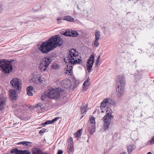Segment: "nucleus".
<instances>
[{
  "label": "nucleus",
  "mask_w": 154,
  "mask_h": 154,
  "mask_svg": "<svg viewBox=\"0 0 154 154\" xmlns=\"http://www.w3.org/2000/svg\"><path fill=\"white\" fill-rule=\"evenodd\" d=\"M74 83H75L76 84H78V85L79 84V80H76L75 78L74 79Z\"/></svg>",
  "instance_id": "obj_44"
},
{
  "label": "nucleus",
  "mask_w": 154,
  "mask_h": 154,
  "mask_svg": "<svg viewBox=\"0 0 154 154\" xmlns=\"http://www.w3.org/2000/svg\"><path fill=\"white\" fill-rule=\"evenodd\" d=\"M58 67V64L56 62L54 63L51 66V68L54 70H57Z\"/></svg>",
  "instance_id": "obj_33"
},
{
  "label": "nucleus",
  "mask_w": 154,
  "mask_h": 154,
  "mask_svg": "<svg viewBox=\"0 0 154 154\" xmlns=\"http://www.w3.org/2000/svg\"><path fill=\"white\" fill-rule=\"evenodd\" d=\"M63 43V40L58 35V47L60 46Z\"/></svg>",
  "instance_id": "obj_37"
},
{
  "label": "nucleus",
  "mask_w": 154,
  "mask_h": 154,
  "mask_svg": "<svg viewBox=\"0 0 154 154\" xmlns=\"http://www.w3.org/2000/svg\"><path fill=\"white\" fill-rule=\"evenodd\" d=\"M102 29H105V27H103L102 28Z\"/></svg>",
  "instance_id": "obj_60"
},
{
  "label": "nucleus",
  "mask_w": 154,
  "mask_h": 154,
  "mask_svg": "<svg viewBox=\"0 0 154 154\" xmlns=\"http://www.w3.org/2000/svg\"><path fill=\"white\" fill-rule=\"evenodd\" d=\"M32 154H42V151L38 148L34 147L32 149Z\"/></svg>",
  "instance_id": "obj_20"
},
{
  "label": "nucleus",
  "mask_w": 154,
  "mask_h": 154,
  "mask_svg": "<svg viewBox=\"0 0 154 154\" xmlns=\"http://www.w3.org/2000/svg\"><path fill=\"white\" fill-rule=\"evenodd\" d=\"M107 103V100H106V99L104 100L101 103L100 107V109L101 110H103L104 108L106 107Z\"/></svg>",
  "instance_id": "obj_27"
},
{
  "label": "nucleus",
  "mask_w": 154,
  "mask_h": 154,
  "mask_svg": "<svg viewBox=\"0 0 154 154\" xmlns=\"http://www.w3.org/2000/svg\"><path fill=\"white\" fill-rule=\"evenodd\" d=\"M41 8L40 6L38 5L34 6L33 8V10L35 11H36L40 10Z\"/></svg>",
  "instance_id": "obj_40"
},
{
  "label": "nucleus",
  "mask_w": 154,
  "mask_h": 154,
  "mask_svg": "<svg viewBox=\"0 0 154 154\" xmlns=\"http://www.w3.org/2000/svg\"><path fill=\"white\" fill-rule=\"evenodd\" d=\"M131 15H134L133 14H132Z\"/></svg>",
  "instance_id": "obj_63"
},
{
  "label": "nucleus",
  "mask_w": 154,
  "mask_h": 154,
  "mask_svg": "<svg viewBox=\"0 0 154 154\" xmlns=\"http://www.w3.org/2000/svg\"><path fill=\"white\" fill-rule=\"evenodd\" d=\"M84 91H86L88 89V88H87L88 86H84L82 85Z\"/></svg>",
  "instance_id": "obj_45"
},
{
  "label": "nucleus",
  "mask_w": 154,
  "mask_h": 154,
  "mask_svg": "<svg viewBox=\"0 0 154 154\" xmlns=\"http://www.w3.org/2000/svg\"><path fill=\"white\" fill-rule=\"evenodd\" d=\"M64 89L58 87V107L64 105L67 103Z\"/></svg>",
  "instance_id": "obj_7"
},
{
  "label": "nucleus",
  "mask_w": 154,
  "mask_h": 154,
  "mask_svg": "<svg viewBox=\"0 0 154 154\" xmlns=\"http://www.w3.org/2000/svg\"><path fill=\"white\" fill-rule=\"evenodd\" d=\"M59 82L63 88L66 89L70 88L72 85L71 82L68 79H65Z\"/></svg>",
  "instance_id": "obj_13"
},
{
  "label": "nucleus",
  "mask_w": 154,
  "mask_h": 154,
  "mask_svg": "<svg viewBox=\"0 0 154 154\" xmlns=\"http://www.w3.org/2000/svg\"><path fill=\"white\" fill-rule=\"evenodd\" d=\"M9 96L11 100H16L17 94L16 91L14 89H11L9 90Z\"/></svg>",
  "instance_id": "obj_14"
},
{
  "label": "nucleus",
  "mask_w": 154,
  "mask_h": 154,
  "mask_svg": "<svg viewBox=\"0 0 154 154\" xmlns=\"http://www.w3.org/2000/svg\"><path fill=\"white\" fill-rule=\"evenodd\" d=\"M99 39H95L94 41V46L95 47H97L99 45V43L98 42V40Z\"/></svg>",
  "instance_id": "obj_41"
},
{
  "label": "nucleus",
  "mask_w": 154,
  "mask_h": 154,
  "mask_svg": "<svg viewBox=\"0 0 154 154\" xmlns=\"http://www.w3.org/2000/svg\"><path fill=\"white\" fill-rule=\"evenodd\" d=\"M87 106H81L80 109L81 111V114H86V112L87 111Z\"/></svg>",
  "instance_id": "obj_25"
},
{
  "label": "nucleus",
  "mask_w": 154,
  "mask_h": 154,
  "mask_svg": "<svg viewBox=\"0 0 154 154\" xmlns=\"http://www.w3.org/2000/svg\"><path fill=\"white\" fill-rule=\"evenodd\" d=\"M51 61L52 60L50 57H45L43 58L38 67L40 71L41 72L45 71L46 67L49 65Z\"/></svg>",
  "instance_id": "obj_6"
},
{
  "label": "nucleus",
  "mask_w": 154,
  "mask_h": 154,
  "mask_svg": "<svg viewBox=\"0 0 154 154\" xmlns=\"http://www.w3.org/2000/svg\"><path fill=\"white\" fill-rule=\"evenodd\" d=\"M101 55V54H100L97 57V58L96 62L95 63V66H97L98 65L100 61V59Z\"/></svg>",
  "instance_id": "obj_34"
},
{
  "label": "nucleus",
  "mask_w": 154,
  "mask_h": 154,
  "mask_svg": "<svg viewBox=\"0 0 154 154\" xmlns=\"http://www.w3.org/2000/svg\"><path fill=\"white\" fill-rule=\"evenodd\" d=\"M60 118L59 117L58 118V119H59Z\"/></svg>",
  "instance_id": "obj_62"
},
{
  "label": "nucleus",
  "mask_w": 154,
  "mask_h": 154,
  "mask_svg": "<svg viewBox=\"0 0 154 154\" xmlns=\"http://www.w3.org/2000/svg\"><path fill=\"white\" fill-rule=\"evenodd\" d=\"M50 47L46 42H43L40 45L38 49L42 53L47 54L51 51V49H49Z\"/></svg>",
  "instance_id": "obj_12"
},
{
  "label": "nucleus",
  "mask_w": 154,
  "mask_h": 154,
  "mask_svg": "<svg viewBox=\"0 0 154 154\" xmlns=\"http://www.w3.org/2000/svg\"><path fill=\"white\" fill-rule=\"evenodd\" d=\"M58 120V117H56L51 120H47L44 123V125H46L49 124H52Z\"/></svg>",
  "instance_id": "obj_26"
},
{
  "label": "nucleus",
  "mask_w": 154,
  "mask_h": 154,
  "mask_svg": "<svg viewBox=\"0 0 154 154\" xmlns=\"http://www.w3.org/2000/svg\"><path fill=\"white\" fill-rule=\"evenodd\" d=\"M82 128L79 129L76 132L74 133L73 135L75 138H79L80 137L82 134Z\"/></svg>",
  "instance_id": "obj_23"
},
{
  "label": "nucleus",
  "mask_w": 154,
  "mask_h": 154,
  "mask_svg": "<svg viewBox=\"0 0 154 154\" xmlns=\"http://www.w3.org/2000/svg\"><path fill=\"white\" fill-rule=\"evenodd\" d=\"M23 152V150H18L16 148L13 149L10 151L11 153L14 154H22Z\"/></svg>",
  "instance_id": "obj_22"
},
{
  "label": "nucleus",
  "mask_w": 154,
  "mask_h": 154,
  "mask_svg": "<svg viewBox=\"0 0 154 154\" xmlns=\"http://www.w3.org/2000/svg\"><path fill=\"white\" fill-rule=\"evenodd\" d=\"M123 41L124 42V44H128L131 42V39L128 37H124L123 38Z\"/></svg>",
  "instance_id": "obj_31"
},
{
  "label": "nucleus",
  "mask_w": 154,
  "mask_h": 154,
  "mask_svg": "<svg viewBox=\"0 0 154 154\" xmlns=\"http://www.w3.org/2000/svg\"><path fill=\"white\" fill-rule=\"evenodd\" d=\"M87 84L85 83V82H84L83 83V85L84 86H88V85H87Z\"/></svg>",
  "instance_id": "obj_51"
},
{
  "label": "nucleus",
  "mask_w": 154,
  "mask_h": 154,
  "mask_svg": "<svg viewBox=\"0 0 154 154\" xmlns=\"http://www.w3.org/2000/svg\"><path fill=\"white\" fill-rule=\"evenodd\" d=\"M131 13V12H128V13H127V14H128L129 13Z\"/></svg>",
  "instance_id": "obj_59"
},
{
  "label": "nucleus",
  "mask_w": 154,
  "mask_h": 154,
  "mask_svg": "<svg viewBox=\"0 0 154 154\" xmlns=\"http://www.w3.org/2000/svg\"><path fill=\"white\" fill-rule=\"evenodd\" d=\"M94 53L89 56V57L86 62L87 69L88 72H90L91 70L93 64L94 62Z\"/></svg>",
  "instance_id": "obj_8"
},
{
  "label": "nucleus",
  "mask_w": 154,
  "mask_h": 154,
  "mask_svg": "<svg viewBox=\"0 0 154 154\" xmlns=\"http://www.w3.org/2000/svg\"><path fill=\"white\" fill-rule=\"evenodd\" d=\"M69 37H76L79 35V33L75 30H73L72 29H69Z\"/></svg>",
  "instance_id": "obj_17"
},
{
  "label": "nucleus",
  "mask_w": 154,
  "mask_h": 154,
  "mask_svg": "<svg viewBox=\"0 0 154 154\" xmlns=\"http://www.w3.org/2000/svg\"><path fill=\"white\" fill-rule=\"evenodd\" d=\"M77 8H78V9H79V7L78 5H77Z\"/></svg>",
  "instance_id": "obj_57"
},
{
  "label": "nucleus",
  "mask_w": 154,
  "mask_h": 154,
  "mask_svg": "<svg viewBox=\"0 0 154 154\" xmlns=\"http://www.w3.org/2000/svg\"><path fill=\"white\" fill-rule=\"evenodd\" d=\"M149 44H150V45H152V46H154V43H149Z\"/></svg>",
  "instance_id": "obj_52"
},
{
  "label": "nucleus",
  "mask_w": 154,
  "mask_h": 154,
  "mask_svg": "<svg viewBox=\"0 0 154 154\" xmlns=\"http://www.w3.org/2000/svg\"><path fill=\"white\" fill-rule=\"evenodd\" d=\"M57 154H58V153Z\"/></svg>",
  "instance_id": "obj_64"
},
{
  "label": "nucleus",
  "mask_w": 154,
  "mask_h": 154,
  "mask_svg": "<svg viewBox=\"0 0 154 154\" xmlns=\"http://www.w3.org/2000/svg\"><path fill=\"white\" fill-rule=\"evenodd\" d=\"M18 145L22 144L25 147H29L32 146V143L31 142L28 141H22L19 142L17 144Z\"/></svg>",
  "instance_id": "obj_18"
},
{
  "label": "nucleus",
  "mask_w": 154,
  "mask_h": 154,
  "mask_svg": "<svg viewBox=\"0 0 154 154\" xmlns=\"http://www.w3.org/2000/svg\"><path fill=\"white\" fill-rule=\"evenodd\" d=\"M0 68L5 73H9L12 71L13 68L11 63L5 60H0Z\"/></svg>",
  "instance_id": "obj_4"
},
{
  "label": "nucleus",
  "mask_w": 154,
  "mask_h": 154,
  "mask_svg": "<svg viewBox=\"0 0 154 154\" xmlns=\"http://www.w3.org/2000/svg\"><path fill=\"white\" fill-rule=\"evenodd\" d=\"M61 19L66 20L68 21L72 22L74 21V19L72 17L69 16H65L63 17H58V21Z\"/></svg>",
  "instance_id": "obj_16"
},
{
  "label": "nucleus",
  "mask_w": 154,
  "mask_h": 154,
  "mask_svg": "<svg viewBox=\"0 0 154 154\" xmlns=\"http://www.w3.org/2000/svg\"><path fill=\"white\" fill-rule=\"evenodd\" d=\"M4 99H5V100H6V98L5 97H4V98H3V100H1V96H0V102L1 101H2V100H4ZM5 104V102H4V104Z\"/></svg>",
  "instance_id": "obj_49"
},
{
  "label": "nucleus",
  "mask_w": 154,
  "mask_h": 154,
  "mask_svg": "<svg viewBox=\"0 0 154 154\" xmlns=\"http://www.w3.org/2000/svg\"><path fill=\"white\" fill-rule=\"evenodd\" d=\"M89 119L91 121V123L92 124V125H95V119L94 117L92 116V117H90Z\"/></svg>",
  "instance_id": "obj_39"
},
{
  "label": "nucleus",
  "mask_w": 154,
  "mask_h": 154,
  "mask_svg": "<svg viewBox=\"0 0 154 154\" xmlns=\"http://www.w3.org/2000/svg\"><path fill=\"white\" fill-rule=\"evenodd\" d=\"M90 79H89V77H88L87 79L84 82H85L86 84L88 83Z\"/></svg>",
  "instance_id": "obj_46"
},
{
  "label": "nucleus",
  "mask_w": 154,
  "mask_h": 154,
  "mask_svg": "<svg viewBox=\"0 0 154 154\" xmlns=\"http://www.w3.org/2000/svg\"><path fill=\"white\" fill-rule=\"evenodd\" d=\"M38 80L39 81V82H41L42 81V80H41L40 79V77H39V79H38Z\"/></svg>",
  "instance_id": "obj_50"
},
{
  "label": "nucleus",
  "mask_w": 154,
  "mask_h": 154,
  "mask_svg": "<svg viewBox=\"0 0 154 154\" xmlns=\"http://www.w3.org/2000/svg\"><path fill=\"white\" fill-rule=\"evenodd\" d=\"M107 100V103L110 105L114 106L116 105V102L112 99L110 98H106Z\"/></svg>",
  "instance_id": "obj_28"
},
{
  "label": "nucleus",
  "mask_w": 154,
  "mask_h": 154,
  "mask_svg": "<svg viewBox=\"0 0 154 154\" xmlns=\"http://www.w3.org/2000/svg\"><path fill=\"white\" fill-rule=\"evenodd\" d=\"M95 125H92L88 127V131L91 135H92L95 132Z\"/></svg>",
  "instance_id": "obj_19"
},
{
  "label": "nucleus",
  "mask_w": 154,
  "mask_h": 154,
  "mask_svg": "<svg viewBox=\"0 0 154 154\" xmlns=\"http://www.w3.org/2000/svg\"><path fill=\"white\" fill-rule=\"evenodd\" d=\"M47 97L57 98L58 97V88H50L47 91L42 94L40 99L42 101H45Z\"/></svg>",
  "instance_id": "obj_3"
},
{
  "label": "nucleus",
  "mask_w": 154,
  "mask_h": 154,
  "mask_svg": "<svg viewBox=\"0 0 154 154\" xmlns=\"http://www.w3.org/2000/svg\"><path fill=\"white\" fill-rule=\"evenodd\" d=\"M46 131V129L45 128H43L42 130H41L39 132V134H43L45 131Z\"/></svg>",
  "instance_id": "obj_43"
},
{
  "label": "nucleus",
  "mask_w": 154,
  "mask_h": 154,
  "mask_svg": "<svg viewBox=\"0 0 154 154\" xmlns=\"http://www.w3.org/2000/svg\"><path fill=\"white\" fill-rule=\"evenodd\" d=\"M126 154V152H123L122 153H120V154Z\"/></svg>",
  "instance_id": "obj_54"
},
{
  "label": "nucleus",
  "mask_w": 154,
  "mask_h": 154,
  "mask_svg": "<svg viewBox=\"0 0 154 154\" xmlns=\"http://www.w3.org/2000/svg\"><path fill=\"white\" fill-rule=\"evenodd\" d=\"M127 148L128 153L129 154L131 153L133 150V146L131 145H130L128 146Z\"/></svg>",
  "instance_id": "obj_35"
},
{
  "label": "nucleus",
  "mask_w": 154,
  "mask_h": 154,
  "mask_svg": "<svg viewBox=\"0 0 154 154\" xmlns=\"http://www.w3.org/2000/svg\"><path fill=\"white\" fill-rule=\"evenodd\" d=\"M68 145L67 147V151L68 154H72L74 151L73 145V140L72 138L70 137L68 140Z\"/></svg>",
  "instance_id": "obj_11"
},
{
  "label": "nucleus",
  "mask_w": 154,
  "mask_h": 154,
  "mask_svg": "<svg viewBox=\"0 0 154 154\" xmlns=\"http://www.w3.org/2000/svg\"><path fill=\"white\" fill-rule=\"evenodd\" d=\"M63 151L61 150H58V154H62Z\"/></svg>",
  "instance_id": "obj_47"
},
{
  "label": "nucleus",
  "mask_w": 154,
  "mask_h": 154,
  "mask_svg": "<svg viewBox=\"0 0 154 154\" xmlns=\"http://www.w3.org/2000/svg\"><path fill=\"white\" fill-rule=\"evenodd\" d=\"M109 109V110H106V114L103 118V129L104 131L108 130L111 119L114 118V116L112 115L113 112L112 110L111 109Z\"/></svg>",
  "instance_id": "obj_2"
},
{
  "label": "nucleus",
  "mask_w": 154,
  "mask_h": 154,
  "mask_svg": "<svg viewBox=\"0 0 154 154\" xmlns=\"http://www.w3.org/2000/svg\"><path fill=\"white\" fill-rule=\"evenodd\" d=\"M70 64H67L66 65V70L65 72L66 74H67L69 75H71L72 73V69L73 68V66L72 65H70Z\"/></svg>",
  "instance_id": "obj_15"
},
{
  "label": "nucleus",
  "mask_w": 154,
  "mask_h": 154,
  "mask_svg": "<svg viewBox=\"0 0 154 154\" xmlns=\"http://www.w3.org/2000/svg\"><path fill=\"white\" fill-rule=\"evenodd\" d=\"M95 38L98 39H100V32L98 30H96L95 33Z\"/></svg>",
  "instance_id": "obj_30"
},
{
  "label": "nucleus",
  "mask_w": 154,
  "mask_h": 154,
  "mask_svg": "<svg viewBox=\"0 0 154 154\" xmlns=\"http://www.w3.org/2000/svg\"><path fill=\"white\" fill-rule=\"evenodd\" d=\"M22 154H31V152L27 150H25L23 151Z\"/></svg>",
  "instance_id": "obj_42"
},
{
  "label": "nucleus",
  "mask_w": 154,
  "mask_h": 154,
  "mask_svg": "<svg viewBox=\"0 0 154 154\" xmlns=\"http://www.w3.org/2000/svg\"><path fill=\"white\" fill-rule=\"evenodd\" d=\"M116 92L117 96L119 97H122L123 95L125 90V86L126 84L125 77L123 75H119L116 78Z\"/></svg>",
  "instance_id": "obj_1"
},
{
  "label": "nucleus",
  "mask_w": 154,
  "mask_h": 154,
  "mask_svg": "<svg viewBox=\"0 0 154 154\" xmlns=\"http://www.w3.org/2000/svg\"><path fill=\"white\" fill-rule=\"evenodd\" d=\"M69 52L67 54V60L69 61L70 60L72 61H74L75 60L76 58L78 56V54H76L77 53L76 50L75 49L72 48L70 50H69Z\"/></svg>",
  "instance_id": "obj_9"
},
{
  "label": "nucleus",
  "mask_w": 154,
  "mask_h": 154,
  "mask_svg": "<svg viewBox=\"0 0 154 154\" xmlns=\"http://www.w3.org/2000/svg\"><path fill=\"white\" fill-rule=\"evenodd\" d=\"M36 107H37V108L41 109L42 111L43 110L44 107L42 103H39L37 104Z\"/></svg>",
  "instance_id": "obj_36"
},
{
  "label": "nucleus",
  "mask_w": 154,
  "mask_h": 154,
  "mask_svg": "<svg viewBox=\"0 0 154 154\" xmlns=\"http://www.w3.org/2000/svg\"><path fill=\"white\" fill-rule=\"evenodd\" d=\"M64 61L66 62V63H67V62H66V61H65V59H64Z\"/></svg>",
  "instance_id": "obj_61"
},
{
  "label": "nucleus",
  "mask_w": 154,
  "mask_h": 154,
  "mask_svg": "<svg viewBox=\"0 0 154 154\" xmlns=\"http://www.w3.org/2000/svg\"><path fill=\"white\" fill-rule=\"evenodd\" d=\"M101 113H104V111L103 110H102L101 111Z\"/></svg>",
  "instance_id": "obj_58"
},
{
  "label": "nucleus",
  "mask_w": 154,
  "mask_h": 154,
  "mask_svg": "<svg viewBox=\"0 0 154 154\" xmlns=\"http://www.w3.org/2000/svg\"><path fill=\"white\" fill-rule=\"evenodd\" d=\"M46 42L50 47L49 49L51 50L54 49L58 45V35L49 38Z\"/></svg>",
  "instance_id": "obj_5"
},
{
  "label": "nucleus",
  "mask_w": 154,
  "mask_h": 154,
  "mask_svg": "<svg viewBox=\"0 0 154 154\" xmlns=\"http://www.w3.org/2000/svg\"><path fill=\"white\" fill-rule=\"evenodd\" d=\"M75 60L74 61H72L71 60H70L69 61V64H71V65H74L76 64H80L82 63V61L81 59L78 58V61L76 58H75Z\"/></svg>",
  "instance_id": "obj_21"
},
{
  "label": "nucleus",
  "mask_w": 154,
  "mask_h": 154,
  "mask_svg": "<svg viewBox=\"0 0 154 154\" xmlns=\"http://www.w3.org/2000/svg\"><path fill=\"white\" fill-rule=\"evenodd\" d=\"M69 29L65 30L60 32L62 35H64L66 37H69Z\"/></svg>",
  "instance_id": "obj_29"
},
{
  "label": "nucleus",
  "mask_w": 154,
  "mask_h": 154,
  "mask_svg": "<svg viewBox=\"0 0 154 154\" xmlns=\"http://www.w3.org/2000/svg\"><path fill=\"white\" fill-rule=\"evenodd\" d=\"M78 84L75 83L73 86V88H75L78 86Z\"/></svg>",
  "instance_id": "obj_48"
},
{
  "label": "nucleus",
  "mask_w": 154,
  "mask_h": 154,
  "mask_svg": "<svg viewBox=\"0 0 154 154\" xmlns=\"http://www.w3.org/2000/svg\"><path fill=\"white\" fill-rule=\"evenodd\" d=\"M137 73L138 74V75H136V73H135L134 76H137V77H136V78H137L138 79H140L142 77L143 75V70H141L140 72H139Z\"/></svg>",
  "instance_id": "obj_32"
},
{
  "label": "nucleus",
  "mask_w": 154,
  "mask_h": 154,
  "mask_svg": "<svg viewBox=\"0 0 154 154\" xmlns=\"http://www.w3.org/2000/svg\"><path fill=\"white\" fill-rule=\"evenodd\" d=\"M81 114V119H82L83 117L84 116V114Z\"/></svg>",
  "instance_id": "obj_53"
},
{
  "label": "nucleus",
  "mask_w": 154,
  "mask_h": 154,
  "mask_svg": "<svg viewBox=\"0 0 154 154\" xmlns=\"http://www.w3.org/2000/svg\"><path fill=\"white\" fill-rule=\"evenodd\" d=\"M146 154H152L151 152H148Z\"/></svg>",
  "instance_id": "obj_56"
},
{
  "label": "nucleus",
  "mask_w": 154,
  "mask_h": 154,
  "mask_svg": "<svg viewBox=\"0 0 154 154\" xmlns=\"http://www.w3.org/2000/svg\"><path fill=\"white\" fill-rule=\"evenodd\" d=\"M10 84L18 90L19 91L21 88V81L18 78L13 79L10 82Z\"/></svg>",
  "instance_id": "obj_10"
},
{
  "label": "nucleus",
  "mask_w": 154,
  "mask_h": 154,
  "mask_svg": "<svg viewBox=\"0 0 154 154\" xmlns=\"http://www.w3.org/2000/svg\"><path fill=\"white\" fill-rule=\"evenodd\" d=\"M33 90V87L32 86H28L27 88V94L29 96L33 95V93L32 92Z\"/></svg>",
  "instance_id": "obj_24"
},
{
  "label": "nucleus",
  "mask_w": 154,
  "mask_h": 154,
  "mask_svg": "<svg viewBox=\"0 0 154 154\" xmlns=\"http://www.w3.org/2000/svg\"><path fill=\"white\" fill-rule=\"evenodd\" d=\"M5 101V100H4L0 102V110H2L4 108Z\"/></svg>",
  "instance_id": "obj_38"
},
{
  "label": "nucleus",
  "mask_w": 154,
  "mask_h": 154,
  "mask_svg": "<svg viewBox=\"0 0 154 154\" xmlns=\"http://www.w3.org/2000/svg\"><path fill=\"white\" fill-rule=\"evenodd\" d=\"M138 50H140V51H139V53H141L142 52V51L140 49H138Z\"/></svg>",
  "instance_id": "obj_55"
}]
</instances>
